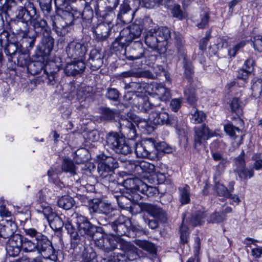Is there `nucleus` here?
<instances>
[{"label":"nucleus","mask_w":262,"mask_h":262,"mask_svg":"<svg viewBox=\"0 0 262 262\" xmlns=\"http://www.w3.org/2000/svg\"><path fill=\"white\" fill-rule=\"evenodd\" d=\"M74 223L76 224L78 231L81 235L79 236L72 223L68 222L65 223V229L71 237V246L74 248L78 245L82 244L84 241V236L92 239H95L101 233L102 228L97 227L91 223L88 219L84 216L76 214Z\"/></svg>","instance_id":"obj_1"},{"label":"nucleus","mask_w":262,"mask_h":262,"mask_svg":"<svg viewBox=\"0 0 262 262\" xmlns=\"http://www.w3.org/2000/svg\"><path fill=\"white\" fill-rule=\"evenodd\" d=\"M24 231L26 235L30 238H35L37 241L36 251L41 254L44 259L53 261L58 260L57 252L47 236L33 228H24Z\"/></svg>","instance_id":"obj_2"},{"label":"nucleus","mask_w":262,"mask_h":262,"mask_svg":"<svg viewBox=\"0 0 262 262\" xmlns=\"http://www.w3.org/2000/svg\"><path fill=\"white\" fill-rule=\"evenodd\" d=\"M105 143L106 146L117 154L127 155L132 151L131 147L126 143L124 138L116 132L106 134Z\"/></svg>","instance_id":"obj_3"},{"label":"nucleus","mask_w":262,"mask_h":262,"mask_svg":"<svg viewBox=\"0 0 262 262\" xmlns=\"http://www.w3.org/2000/svg\"><path fill=\"white\" fill-rule=\"evenodd\" d=\"M135 153L139 158H148L153 161H157L161 158L160 154L156 149V141L152 138L136 143Z\"/></svg>","instance_id":"obj_4"},{"label":"nucleus","mask_w":262,"mask_h":262,"mask_svg":"<svg viewBox=\"0 0 262 262\" xmlns=\"http://www.w3.org/2000/svg\"><path fill=\"white\" fill-rule=\"evenodd\" d=\"M125 97L130 103L137 106L139 110L147 112L150 110L161 106L160 99L151 98L148 99L146 97H140L135 94L127 93Z\"/></svg>","instance_id":"obj_5"},{"label":"nucleus","mask_w":262,"mask_h":262,"mask_svg":"<svg viewBox=\"0 0 262 262\" xmlns=\"http://www.w3.org/2000/svg\"><path fill=\"white\" fill-rule=\"evenodd\" d=\"M95 239L96 245L100 249H102L106 255L113 254V251L117 248V245H120V241H122L119 238H115L112 235L104 234L102 232L98 233Z\"/></svg>","instance_id":"obj_6"},{"label":"nucleus","mask_w":262,"mask_h":262,"mask_svg":"<svg viewBox=\"0 0 262 262\" xmlns=\"http://www.w3.org/2000/svg\"><path fill=\"white\" fill-rule=\"evenodd\" d=\"M175 45L177 49L178 54L183 58V68L184 69V75L190 82L194 75L193 67L191 61L188 59L187 56L184 52V40L181 36L176 38Z\"/></svg>","instance_id":"obj_7"},{"label":"nucleus","mask_w":262,"mask_h":262,"mask_svg":"<svg viewBox=\"0 0 262 262\" xmlns=\"http://www.w3.org/2000/svg\"><path fill=\"white\" fill-rule=\"evenodd\" d=\"M51 31L43 32L40 43L36 46L35 55L43 58L50 55L54 46V39L50 35Z\"/></svg>","instance_id":"obj_8"},{"label":"nucleus","mask_w":262,"mask_h":262,"mask_svg":"<svg viewBox=\"0 0 262 262\" xmlns=\"http://www.w3.org/2000/svg\"><path fill=\"white\" fill-rule=\"evenodd\" d=\"M23 5V6H17L15 3V7L11 11L14 13L15 17L20 21H29L36 9L33 4L29 1H26Z\"/></svg>","instance_id":"obj_9"},{"label":"nucleus","mask_w":262,"mask_h":262,"mask_svg":"<svg viewBox=\"0 0 262 262\" xmlns=\"http://www.w3.org/2000/svg\"><path fill=\"white\" fill-rule=\"evenodd\" d=\"M87 50V47L84 43L75 41L70 42L66 49L68 57L83 61Z\"/></svg>","instance_id":"obj_10"},{"label":"nucleus","mask_w":262,"mask_h":262,"mask_svg":"<svg viewBox=\"0 0 262 262\" xmlns=\"http://www.w3.org/2000/svg\"><path fill=\"white\" fill-rule=\"evenodd\" d=\"M151 23L152 26L146 29L144 36V41L147 46L154 51H156L160 54L161 53L160 42L156 33V26L150 19L148 20Z\"/></svg>","instance_id":"obj_11"},{"label":"nucleus","mask_w":262,"mask_h":262,"mask_svg":"<svg viewBox=\"0 0 262 262\" xmlns=\"http://www.w3.org/2000/svg\"><path fill=\"white\" fill-rule=\"evenodd\" d=\"M212 136V133L205 124L195 128L194 137V148L199 151L202 147L203 142Z\"/></svg>","instance_id":"obj_12"},{"label":"nucleus","mask_w":262,"mask_h":262,"mask_svg":"<svg viewBox=\"0 0 262 262\" xmlns=\"http://www.w3.org/2000/svg\"><path fill=\"white\" fill-rule=\"evenodd\" d=\"M143 212H145L162 223L167 220V215L164 210L157 205L144 203L141 206Z\"/></svg>","instance_id":"obj_13"},{"label":"nucleus","mask_w":262,"mask_h":262,"mask_svg":"<svg viewBox=\"0 0 262 262\" xmlns=\"http://www.w3.org/2000/svg\"><path fill=\"white\" fill-rule=\"evenodd\" d=\"M130 225V221L124 216H119L114 221L109 224L115 233L118 236L126 235L128 227Z\"/></svg>","instance_id":"obj_14"},{"label":"nucleus","mask_w":262,"mask_h":262,"mask_svg":"<svg viewBox=\"0 0 262 262\" xmlns=\"http://www.w3.org/2000/svg\"><path fill=\"white\" fill-rule=\"evenodd\" d=\"M97 158L100 161L98 165V171H113L118 167L116 159L111 156L100 154L97 156Z\"/></svg>","instance_id":"obj_15"},{"label":"nucleus","mask_w":262,"mask_h":262,"mask_svg":"<svg viewBox=\"0 0 262 262\" xmlns=\"http://www.w3.org/2000/svg\"><path fill=\"white\" fill-rule=\"evenodd\" d=\"M148 122L155 125H168L171 124L169 114L163 110L151 111L149 114Z\"/></svg>","instance_id":"obj_16"},{"label":"nucleus","mask_w":262,"mask_h":262,"mask_svg":"<svg viewBox=\"0 0 262 262\" xmlns=\"http://www.w3.org/2000/svg\"><path fill=\"white\" fill-rule=\"evenodd\" d=\"M21 238V235L16 234L8 240L6 249L9 256L15 257L19 254L22 247Z\"/></svg>","instance_id":"obj_17"},{"label":"nucleus","mask_w":262,"mask_h":262,"mask_svg":"<svg viewBox=\"0 0 262 262\" xmlns=\"http://www.w3.org/2000/svg\"><path fill=\"white\" fill-rule=\"evenodd\" d=\"M87 61L90 69L93 71H96L102 66L103 55L100 50L93 49L90 51Z\"/></svg>","instance_id":"obj_18"},{"label":"nucleus","mask_w":262,"mask_h":262,"mask_svg":"<svg viewBox=\"0 0 262 262\" xmlns=\"http://www.w3.org/2000/svg\"><path fill=\"white\" fill-rule=\"evenodd\" d=\"M85 68L83 61L76 60L67 63L64 69V73L68 76H74L81 74Z\"/></svg>","instance_id":"obj_19"},{"label":"nucleus","mask_w":262,"mask_h":262,"mask_svg":"<svg viewBox=\"0 0 262 262\" xmlns=\"http://www.w3.org/2000/svg\"><path fill=\"white\" fill-rule=\"evenodd\" d=\"M142 29L143 28L141 25L134 24L130 25L129 27L123 29L120 32V34L124 36L126 38V39L130 43L133 39L140 36Z\"/></svg>","instance_id":"obj_20"},{"label":"nucleus","mask_w":262,"mask_h":262,"mask_svg":"<svg viewBox=\"0 0 262 262\" xmlns=\"http://www.w3.org/2000/svg\"><path fill=\"white\" fill-rule=\"evenodd\" d=\"M121 132L126 135L129 140L135 139L137 133L135 125L128 119L122 118L120 120Z\"/></svg>","instance_id":"obj_21"},{"label":"nucleus","mask_w":262,"mask_h":262,"mask_svg":"<svg viewBox=\"0 0 262 262\" xmlns=\"http://www.w3.org/2000/svg\"><path fill=\"white\" fill-rule=\"evenodd\" d=\"M135 12L136 10H132L128 4L123 3L120 5L118 19L124 24H128L133 19Z\"/></svg>","instance_id":"obj_22"},{"label":"nucleus","mask_w":262,"mask_h":262,"mask_svg":"<svg viewBox=\"0 0 262 262\" xmlns=\"http://www.w3.org/2000/svg\"><path fill=\"white\" fill-rule=\"evenodd\" d=\"M145 49L140 42H135L129 48V55H126L128 60H134L140 59L145 55Z\"/></svg>","instance_id":"obj_23"},{"label":"nucleus","mask_w":262,"mask_h":262,"mask_svg":"<svg viewBox=\"0 0 262 262\" xmlns=\"http://www.w3.org/2000/svg\"><path fill=\"white\" fill-rule=\"evenodd\" d=\"M17 229L16 224L12 219L6 220L4 224L0 229L1 236L3 239L10 238L15 235L14 234Z\"/></svg>","instance_id":"obj_24"},{"label":"nucleus","mask_w":262,"mask_h":262,"mask_svg":"<svg viewBox=\"0 0 262 262\" xmlns=\"http://www.w3.org/2000/svg\"><path fill=\"white\" fill-rule=\"evenodd\" d=\"M156 33L161 45V53H165L167 50V40L170 37V31L165 27L157 28L156 26Z\"/></svg>","instance_id":"obj_25"},{"label":"nucleus","mask_w":262,"mask_h":262,"mask_svg":"<svg viewBox=\"0 0 262 262\" xmlns=\"http://www.w3.org/2000/svg\"><path fill=\"white\" fill-rule=\"evenodd\" d=\"M52 26L53 30L59 36H64L71 29V26L60 16L53 20Z\"/></svg>","instance_id":"obj_26"},{"label":"nucleus","mask_w":262,"mask_h":262,"mask_svg":"<svg viewBox=\"0 0 262 262\" xmlns=\"http://www.w3.org/2000/svg\"><path fill=\"white\" fill-rule=\"evenodd\" d=\"M29 21L36 33L41 30H44L43 32L50 31V29L47 27V23L46 20L40 17L39 13L37 12V10L35 11L31 17V19H30Z\"/></svg>","instance_id":"obj_27"},{"label":"nucleus","mask_w":262,"mask_h":262,"mask_svg":"<svg viewBox=\"0 0 262 262\" xmlns=\"http://www.w3.org/2000/svg\"><path fill=\"white\" fill-rule=\"evenodd\" d=\"M30 53L28 49H21L18 52L13 61L18 66L21 67H28L31 62Z\"/></svg>","instance_id":"obj_28"},{"label":"nucleus","mask_w":262,"mask_h":262,"mask_svg":"<svg viewBox=\"0 0 262 262\" xmlns=\"http://www.w3.org/2000/svg\"><path fill=\"white\" fill-rule=\"evenodd\" d=\"M120 248L126 253L128 261L136 259L139 257L137 248L130 243L120 241Z\"/></svg>","instance_id":"obj_29"},{"label":"nucleus","mask_w":262,"mask_h":262,"mask_svg":"<svg viewBox=\"0 0 262 262\" xmlns=\"http://www.w3.org/2000/svg\"><path fill=\"white\" fill-rule=\"evenodd\" d=\"M195 25L200 29H204L208 27L210 19L209 14L207 10H201L193 18Z\"/></svg>","instance_id":"obj_30"},{"label":"nucleus","mask_w":262,"mask_h":262,"mask_svg":"<svg viewBox=\"0 0 262 262\" xmlns=\"http://www.w3.org/2000/svg\"><path fill=\"white\" fill-rule=\"evenodd\" d=\"M21 46L18 42H8L5 45L4 53L8 57L9 61H13L18 52L21 50Z\"/></svg>","instance_id":"obj_31"},{"label":"nucleus","mask_w":262,"mask_h":262,"mask_svg":"<svg viewBox=\"0 0 262 262\" xmlns=\"http://www.w3.org/2000/svg\"><path fill=\"white\" fill-rule=\"evenodd\" d=\"M224 129L227 134L233 139H239L237 144L242 143L243 137L244 135L242 131L238 127L234 126L231 123H227L224 125Z\"/></svg>","instance_id":"obj_32"},{"label":"nucleus","mask_w":262,"mask_h":262,"mask_svg":"<svg viewBox=\"0 0 262 262\" xmlns=\"http://www.w3.org/2000/svg\"><path fill=\"white\" fill-rule=\"evenodd\" d=\"M81 12L73 9L72 7L67 8L62 11V14L60 16L70 26L74 24V21L76 18L80 17Z\"/></svg>","instance_id":"obj_33"},{"label":"nucleus","mask_w":262,"mask_h":262,"mask_svg":"<svg viewBox=\"0 0 262 262\" xmlns=\"http://www.w3.org/2000/svg\"><path fill=\"white\" fill-rule=\"evenodd\" d=\"M96 38L99 41L106 39L110 34L109 27L104 24H99L93 31Z\"/></svg>","instance_id":"obj_34"},{"label":"nucleus","mask_w":262,"mask_h":262,"mask_svg":"<svg viewBox=\"0 0 262 262\" xmlns=\"http://www.w3.org/2000/svg\"><path fill=\"white\" fill-rule=\"evenodd\" d=\"M36 37V34L30 36L29 34L24 36H21V39L18 41L21 46V49H28L30 51L34 47Z\"/></svg>","instance_id":"obj_35"},{"label":"nucleus","mask_w":262,"mask_h":262,"mask_svg":"<svg viewBox=\"0 0 262 262\" xmlns=\"http://www.w3.org/2000/svg\"><path fill=\"white\" fill-rule=\"evenodd\" d=\"M206 216L205 212L201 210L197 211L191 215L189 224L193 227L201 225L205 222Z\"/></svg>","instance_id":"obj_36"},{"label":"nucleus","mask_w":262,"mask_h":262,"mask_svg":"<svg viewBox=\"0 0 262 262\" xmlns=\"http://www.w3.org/2000/svg\"><path fill=\"white\" fill-rule=\"evenodd\" d=\"M28 21L18 20L14 28L13 33L19 35L20 37L27 35L29 33Z\"/></svg>","instance_id":"obj_37"},{"label":"nucleus","mask_w":262,"mask_h":262,"mask_svg":"<svg viewBox=\"0 0 262 262\" xmlns=\"http://www.w3.org/2000/svg\"><path fill=\"white\" fill-rule=\"evenodd\" d=\"M21 242L22 243L21 250L23 252L31 253L36 251L37 241H36V243H34L23 235H21Z\"/></svg>","instance_id":"obj_38"},{"label":"nucleus","mask_w":262,"mask_h":262,"mask_svg":"<svg viewBox=\"0 0 262 262\" xmlns=\"http://www.w3.org/2000/svg\"><path fill=\"white\" fill-rule=\"evenodd\" d=\"M61 169L64 172L70 173L71 175L76 174L77 168L73 161L69 158H65L63 160L61 164Z\"/></svg>","instance_id":"obj_39"},{"label":"nucleus","mask_w":262,"mask_h":262,"mask_svg":"<svg viewBox=\"0 0 262 262\" xmlns=\"http://www.w3.org/2000/svg\"><path fill=\"white\" fill-rule=\"evenodd\" d=\"M100 177L101 183L105 186L111 187V184L115 182L114 176L113 171H98Z\"/></svg>","instance_id":"obj_40"},{"label":"nucleus","mask_w":262,"mask_h":262,"mask_svg":"<svg viewBox=\"0 0 262 262\" xmlns=\"http://www.w3.org/2000/svg\"><path fill=\"white\" fill-rule=\"evenodd\" d=\"M100 110L101 113L100 119L101 120L107 121L113 120L117 114L116 111L108 107H102L100 108Z\"/></svg>","instance_id":"obj_41"},{"label":"nucleus","mask_w":262,"mask_h":262,"mask_svg":"<svg viewBox=\"0 0 262 262\" xmlns=\"http://www.w3.org/2000/svg\"><path fill=\"white\" fill-rule=\"evenodd\" d=\"M155 93L161 101H166L171 97L170 90L163 85L157 86Z\"/></svg>","instance_id":"obj_42"},{"label":"nucleus","mask_w":262,"mask_h":262,"mask_svg":"<svg viewBox=\"0 0 262 262\" xmlns=\"http://www.w3.org/2000/svg\"><path fill=\"white\" fill-rule=\"evenodd\" d=\"M61 64L54 60H50L44 64L43 73L45 74L57 73L60 69Z\"/></svg>","instance_id":"obj_43"},{"label":"nucleus","mask_w":262,"mask_h":262,"mask_svg":"<svg viewBox=\"0 0 262 262\" xmlns=\"http://www.w3.org/2000/svg\"><path fill=\"white\" fill-rule=\"evenodd\" d=\"M129 43V42L126 39V38L120 34L119 38H116L113 42L112 48L115 51H121Z\"/></svg>","instance_id":"obj_44"},{"label":"nucleus","mask_w":262,"mask_h":262,"mask_svg":"<svg viewBox=\"0 0 262 262\" xmlns=\"http://www.w3.org/2000/svg\"><path fill=\"white\" fill-rule=\"evenodd\" d=\"M48 221L51 227L56 230L59 231L61 230L63 225H65L61 217L59 216L57 214L50 216V219H49Z\"/></svg>","instance_id":"obj_45"},{"label":"nucleus","mask_w":262,"mask_h":262,"mask_svg":"<svg viewBox=\"0 0 262 262\" xmlns=\"http://www.w3.org/2000/svg\"><path fill=\"white\" fill-rule=\"evenodd\" d=\"M185 215L183 214L182 224L180 227V239L181 243L183 244H185L188 242L189 235L188 228L185 222Z\"/></svg>","instance_id":"obj_46"},{"label":"nucleus","mask_w":262,"mask_h":262,"mask_svg":"<svg viewBox=\"0 0 262 262\" xmlns=\"http://www.w3.org/2000/svg\"><path fill=\"white\" fill-rule=\"evenodd\" d=\"M191 121L194 124H198L205 119V115L202 111H199L195 107L191 111Z\"/></svg>","instance_id":"obj_47"},{"label":"nucleus","mask_w":262,"mask_h":262,"mask_svg":"<svg viewBox=\"0 0 262 262\" xmlns=\"http://www.w3.org/2000/svg\"><path fill=\"white\" fill-rule=\"evenodd\" d=\"M135 243L140 248L151 253L156 252L157 250L155 245L149 241L139 239L136 240Z\"/></svg>","instance_id":"obj_48"},{"label":"nucleus","mask_w":262,"mask_h":262,"mask_svg":"<svg viewBox=\"0 0 262 262\" xmlns=\"http://www.w3.org/2000/svg\"><path fill=\"white\" fill-rule=\"evenodd\" d=\"M104 259L108 262L128 261L127 256L124 252L123 253H117V255H116L115 253H113V254L106 255V257H105Z\"/></svg>","instance_id":"obj_49"},{"label":"nucleus","mask_w":262,"mask_h":262,"mask_svg":"<svg viewBox=\"0 0 262 262\" xmlns=\"http://www.w3.org/2000/svg\"><path fill=\"white\" fill-rule=\"evenodd\" d=\"M27 67L31 74L36 75L43 71L44 64L40 61H33L30 62Z\"/></svg>","instance_id":"obj_50"},{"label":"nucleus","mask_w":262,"mask_h":262,"mask_svg":"<svg viewBox=\"0 0 262 262\" xmlns=\"http://www.w3.org/2000/svg\"><path fill=\"white\" fill-rule=\"evenodd\" d=\"M74 204V200L69 196H63L58 201V205L59 207L65 210L71 209Z\"/></svg>","instance_id":"obj_51"},{"label":"nucleus","mask_w":262,"mask_h":262,"mask_svg":"<svg viewBox=\"0 0 262 262\" xmlns=\"http://www.w3.org/2000/svg\"><path fill=\"white\" fill-rule=\"evenodd\" d=\"M185 95L188 103L194 107L198 101L195 89L192 88L187 89L185 91Z\"/></svg>","instance_id":"obj_52"},{"label":"nucleus","mask_w":262,"mask_h":262,"mask_svg":"<svg viewBox=\"0 0 262 262\" xmlns=\"http://www.w3.org/2000/svg\"><path fill=\"white\" fill-rule=\"evenodd\" d=\"M139 170L140 174L143 173L150 174L154 173L155 166L154 164L144 161H139Z\"/></svg>","instance_id":"obj_53"},{"label":"nucleus","mask_w":262,"mask_h":262,"mask_svg":"<svg viewBox=\"0 0 262 262\" xmlns=\"http://www.w3.org/2000/svg\"><path fill=\"white\" fill-rule=\"evenodd\" d=\"M214 189L219 196H223L225 198H228L231 196L230 191H228V189L222 184L220 182H215Z\"/></svg>","instance_id":"obj_54"},{"label":"nucleus","mask_w":262,"mask_h":262,"mask_svg":"<svg viewBox=\"0 0 262 262\" xmlns=\"http://www.w3.org/2000/svg\"><path fill=\"white\" fill-rule=\"evenodd\" d=\"M140 180L137 178L127 179L124 181L123 186L126 189L129 190L132 192H136Z\"/></svg>","instance_id":"obj_55"},{"label":"nucleus","mask_w":262,"mask_h":262,"mask_svg":"<svg viewBox=\"0 0 262 262\" xmlns=\"http://www.w3.org/2000/svg\"><path fill=\"white\" fill-rule=\"evenodd\" d=\"M180 194V202L182 204H186L190 201L189 187L185 185L184 187L179 188Z\"/></svg>","instance_id":"obj_56"},{"label":"nucleus","mask_w":262,"mask_h":262,"mask_svg":"<svg viewBox=\"0 0 262 262\" xmlns=\"http://www.w3.org/2000/svg\"><path fill=\"white\" fill-rule=\"evenodd\" d=\"M236 172L241 179L246 180L248 178H251L254 176V171L253 169L246 168L245 167L236 168Z\"/></svg>","instance_id":"obj_57"},{"label":"nucleus","mask_w":262,"mask_h":262,"mask_svg":"<svg viewBox=\"0 0 262 262\" xmlns=\"http://www.w3.org/2000/svg\"><path fill=\"white\" fill-rule=\"evenodd\" d=\"M81 262H97L96 254L92 249H84L82 253V259Z\"/></svg>","instance_id":"obj_58"},{"label":"nucleus","mask_w":262,"mask_h":262,"mask_svg":"<svg viewBox=\"0 0 262 262\" xmlns=\"http://www.w3.org/2000/svg\"><path fill=\"white\" fill-rule=\"evenodd\" d=\"M252 95L254 97H259L262 93V80L257 79L251 86Z\"/></svg>","instance_id":"obj_59"},{"label":"nucleus","mask_w":262,"mask_h":262,"mask_svg":"<svg viewBox=\"0 0 262 262\" xmlns=\"http://www.w3.org/2000/svg\"><path fill=\"white\" fill-rule=\"evenodd\" d=\"M15 7L14 0H0V10L3 12H7L9 11H13Z\"/></svg>","instance_id":"obj_60"},{"label":"nucleus","mask_w":262,"mask_h":262,"mask_svg":"<svg viewBox=\"0 0 262 262\" xmlns=\"http://www.w3.org/2000/svg\"><path fill=\"white\" fill-rule=\"evenodd\" d=\"M225 219L226 215L224 213L214 212L210 215L208 222L212 223H219L223 222Z\"/></svg>","instance_id":"obj_61"},{"label":"nucleus","mask_w":262,"mask_h":262,"mask_svg":"<svg viewBox=\"0 0 262 262\" xmlns=\"http://www.w3.org/2000/svg\"><path fill=\"white\" fill-rule=\"evenodd\" d=\"M171 11L172 16L179 20H182L186 16L185 13L181 10V6L178 4L174 6Z\"/></svg>","instance_id":"obj_62"},{"label":"nucleus","mask_w":262,"mask_h":262,"mask_svg":"<svg viewBox=\"0 0 262 262\" xmlns=\"http://www.w3.org/2000/svg\"><path fill=\"white\" fill-rule=\"evenodd\" d=\"M80 16L87 20H91L93 17V11L90 5L85 4L83 12L81 13Z\"/></svg>","instance_id":"obj_63"},{"label":"nucleus","mask_w":262,"mask_h":262,"mask_svg":"<svg viewBox=\"0 0 262 262\" xmlns=\"http://www.w3.org/2000/svg\"><path fill=\"white\" fill-rule=\"evenodd\" d=\"M245 45L246 42L245 41H239L228 50V55L231 57H235L237 52Z\"/></svg>","instance_id":"obj_64"}]
</instances>
